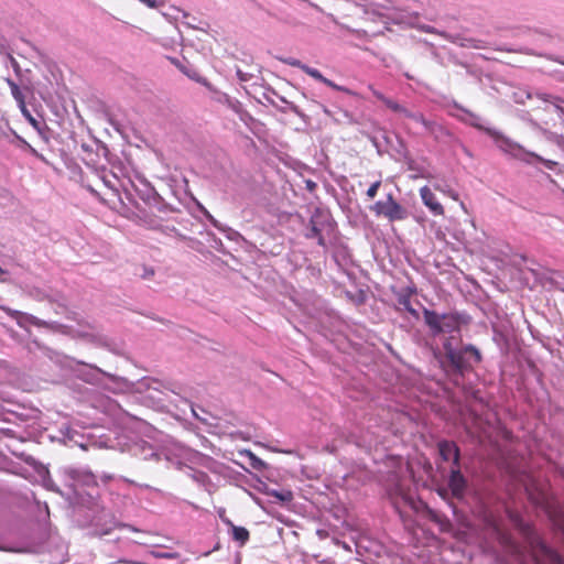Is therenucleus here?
I'll return each mask as SVG.
<instances>
[{
    "label": "nucleus",
    "instance_id": "nucleus-1",
    "mask_svg": "<svg viewBox=\"0 0 564 564\" xmlns=\"http://www.w3.org/2000/svg\"><path fill=\"white\" fill-rule=\"evenodd\" d=\"M510 518L516 523V525L520 529L523 535L528 539L534 561L536 564H563L560 555L550 549L538 534L534 533L533 529L523 523L519 516L510 514Z\"/></svg>",
    "mask_w": 564,
    "mask_h": 564
},
{
    "label": "nucleus",
    "instance_id": "nucleus-2",
    "mask_svg": "<svg viewBox=\"0 0 564 564\" xmlns=\"http://www.w3.org/2000/svg\"><path fill=\"white\" fill-rule=\"evenodd\" d=\"M446 359L449 361L454 370L460 375L471 369V359L475 364L481 361L480 351L473 345H466L462 349L453 347L449 340L444 343Z\"/></svg>",
    "mask_w": 564,
    "mask_h": 564
},
{
    "label": "nucleus",
    "instance_id": "nucleus-3",
    "mask_svg": "<svg viewBox=\"0 0 564 564\" xmlns=\"http://www.w3.org/2000/svg\"><path fill=\"white\" fill-rule=\"evenodd\" d=\"M377 215H383L390 221L403 220L406 218V210L389 194L386 200L377 202L371 208Z\"/></svg>",
    "mask_w": 564,
    "mask_h": 564
},
{
    "label": "nucleus",
    "instance_id": "nucleus-4",
    "mask_svg": "<svg viewBox=\"0 0 564 564\" xmlns=\"http://www.w3.org/2000/svg\"><path fill=\"white\" fill-rule=\"evenodd\" d=\"M466 479L460 473L459 465L453 466L448 479V487L455 498H462L466 489Z\"/></svg>",
    "mask_w": 564,
    "mask_h": 564
},
{
    "label": "nucleus",
    "instance_id": "nucleus-5",
    "mask_svg": "<svg viewBox=\"0 0 564 564\" xmlns=\"http://www.w3.org/2000/svg\"><path fill=\"white\" fill-rule=\"evenodd\" d=\"M420 196L423 204L433 215L443 216L445 214L443 205L437 202L436 196L429 186H423L420 188Z\"/></svg>",
    "mask_w": 564,
    "mask_h": 564
},
{
    "label": "nucleus",
    "instance_id": "nucleus-6",
    "mask_svg": "<svg viewBox=\"0 0 564 564\" xmlns=\"http://www.w3.org/2000/svg\"><path fill=\"white\" fill-rule=\"evenodd\" d=\"M440 456L443 460H453V465H459V448L452 441H441L437 444Z\"/></svg>",
    "mask_w": 564,
    "mask_h": 564
},
{
    "label": "nucleus",
    "instance_id": "nucleus-7",
    "mask_svg": "<svg viewBox=\"0 0 564 564\" xmlns=\"http://www.w3.org/2000/svg\"><path fill=\"white\" fill-rule=\"evenodd\" d=\"M415 288H405L398 294V304L414 318H419V312L412 306L411 297L415 294Z\"/></svg>",
    "mask_w": 564,
    "mask_h": 564
},
{
    "label": "nucleus",
    "instance_id": "nucleus-8",
    "mask_svg": "<svg viewBox=\"0 0 564 564\" xmlns=\"http://www.w3.org/2000/svg\"><path fill=\"white\" fill-rule=\"evenodd\" d=\"M370 90L372 91V95L380 101H382L387 108H389L391 111L397 113H404L409 117L411 115L403 106L398 104L395 100L387 98L383 94L376 90L372 86H369Z\"/></svg>",
    "mask_w": 564,
    "mask_h": 564
},
{
    "label": "nucleus",
    "instance_id": "nucleus-9",
    "mask_svg": "<svg viewBox=\"0 0 564 564\" xmlns=\"http://www.w3.org/2000/svg\"><path fill=\"white\" fill-rule=\"evenodd\" d=\"M459 330V319L454 314H444L442 315L441 326L438 328V334L441 333H452Z\"/></svg>",
    "mask_w": 564,
    "mask_h": 564
},
{
    "label": "nucleus",
    "instance_id": "nucleus-10",
    "mask_svg": "<svg viewBox=\"0 0 564 564\" xmlns=\"http://www.w3.org/2000/svg\"><path fill=\"white\" fill-rule=\"evenodd\" d=\"M389 495L397 509H399V501H402L404 505L413 503L412 497L400 486H397L394 489H392Z\"/></svg>",
    "mask_w": 564,
    "mask_h": 564
},
{
    "label": "nucleus",
    "instance_id": "nucleus-11",
    "mask_svg": "<svg viewBox=\"0 0 564 564\" xmlns=\"http://www.w3.org/2000/svg\"><path fill=\"white\" fill-rule=\"evenodd\" d=\"M424 319H425L426 325L431 328L432 333L434 335H437L438 328H440L441 322H442V315H438L436 312L425 308L424 310Z\"/></svg>",
    "mask_w": 564,
    "mask_h": 564
},
{
    "label": "nucleus",
    "instance_id": "nucleus-12",
    "mask_svg": "<svg viewBox=\"0 0 564 564\" xmlns=\"http://www.w3.org/2000/svg\"><path fill=\"white\" fill-rule=\"evenodd\" d=\"M289 64L291 66H294V67H297L300 68L301 70H303L306 75L311 76L312 78L318 80V82H323L325 76H323V74L316 69V68H313V67H310L305 64H302L299 59H293L291 62H289Z\"/></svg>",
    "mask_w": 564,
    "mask_h": 564
},
{
    "label": "nucleus",
    "instance_id": "nucleus-13",
    "mask_svg": "<svg viewBox=\"0 0 564 564\" xmlns=\"http://www.w3.org/2000/svg\"><path fill=\"white\" fill-rule=\"evenodd\" d=\"M230 528H231V536L235 541L239 542L240 545H245L249 538V531L243 527H237L232 524L230 521H228Z\"/></svg>",
    "mask_w": 564,
    "mask_h": 564
},
{
    "label": "nucleus",
    "instance_id": "nucleus-14",
    "mask_svg": "<svg viewBox=\"0 0 564 564\" xmlns=\"http://www.w3.org/2000/svg\"><path fill=\"white\" fill-rule=\"evenodd\" d=\"M8 85L11 89V94L13 96V98L17 100L20 109L25 112L26 111V106H25V98H24V95L22 94L20 87L11 79H8Z\"/></svg>",
    "mask_w": 564,
    "mask_h": 564
},
{
    "label": "nucleus",
    "instance_id": "nucleus-15",
    "mask_svg": "<svg viewBox=\"0 0 564 564\" xmlns=\"http://www.w3.org/2000/svg\"><path fill=\"white\" fill-rule=\"evenodd\" d=\"M308 239H317V242L319 246H325V239L322 235L321 229L317 227L316 221L314 220V217L310 220V228L308 231L305 235Z\"/></svg>",
    "mask_w": 564,
    "mask_h": 564
},
{
    "label": "nucleus",
    "instance_id": "nucleus-16",
    "mask_svg": "<svg viewBox=\"0 0 564 564\" xmlns=\"http://www.w3.org/2000/svg\"><path fill=\"white\" fill-rule=\"evenodd\" d=\"M409 117L415 120L416 122L421 123L430 133H435L438 129H441V127L436 122L426 120L423 115L411 113L409 115Z\"/></svg>",
    "mask_w": 564,
    "mask_h": 564
},
{
    "label": "nucleus",
    "instance_id": "nucleus-17",
    "mask_svg": "<svg viewBox=\"0 0 564 564\" xmlns=\"http://www.w3.org/2000/svg\"><path fill=\"white\" fill-rule=\"evenodd\" d=\"M429 517H430V519H431L432 521H434V522L438 523V524L442 527V529H443V530L448 529V528H449V525H451V523H449V521L446 519V517H444V516L440 514V513H438V512H436V511H432V510H430V511H429Z\"/></svg>",
    "mask_w": 564,
    "mask_h": 564
},
{
    "label": "nucleus",
    "instance_id": "nucleus-18",
    "mask_svg": "<svg viewBox=\"0 0 564 564\" xmlns=\"http://www.w3.org/2000/svg\"><path fill=\"white\" fill-rule=\"evenodd\" d=\"M323 84H325L326 86L335 89V90H338V91H343V93H346V94H350V90L344 86H339L337 84H335L334 82H332L330 79L328 78H324V80L322 82Z\"/></svg>",
    "mask_w": 564,
    "mask_h": 564
},
{
    "label": "nucleus",
    "instance_id": "nucleus-19",
    "mask_svg": "<svg viewBox=\"0 0 564 564\" xmlns=\"http://www.w3.org/2000/svg\"><path fill=\"white\" fill-rule=\"evenodd\" d=\"M380 186H381V181H377L373 184H371V186L367 191L368 198H370V199L375 198Z\"/></svg>",
    "mask_w": 564,
    "mask_h": 564
},
{
    "label": "nucleus",
    "instance_id": "nucleus-20",
    "mask_svg": "<svg viewBox=\"0 0 564 564\" xmlns=\"http://www.w3.org/2000/svg\"><path fill=\"white\" fill-rule=\"evenodd\" d=\"M435 189L446 194L447 196H449L454 200H458V198H459L458 194L455 191L451 189V188H442L438 185H435Z\"/></svg>",
    "mask_w": 564,
    "mask_h": 564
},
{
    "label": "nucleus",
    "instance_id": "nucleus-21",
    "mask_svg": "<svg viewBox=\"0 0 564 564\" xmlns=\"http://www.w3.org/2000/svg\"><path fill=\"white\" fill-rule=\"evenodd\" d=\"M0 308L6 312L10 317L14 318V319H18L19 317L22 316V313L19 312V311H15V310H12L10 307H7V306H1L0 305Z\"/></svg>",
    "mask_w": 564,
    "mask_h": 564
},
{
    "label": "nucleus",
    "instance_id": "nucleus-22",
    "mask_svg": "<svg viewBox=\"0 0 564 564\" xmlns=\"http://www.w3.org/2000/svg\"><path fill=\"white\" fill-rule=\"evenodd\" d=\"M273 496L282 501H290L292 500V492L285 491V492H273Z\"/></svg>",
    "mask_w": 564,
    "mask_h": 564
},
{
    "label": "nucleus",
    "instance_id": "nucleus-23",
    "mask_svg": "<svg viewBox=\"0 0 564 564\" xmlns=\"http://www.w3.org/2000/svg\"><path fill=\"white\" fill-rule=\"evenodd\" d=\"M341 25L344 28H346L347 30L356 33L358 36H366L367 35V31L361 30V29H354V28H351V25L349 23H345L344 22V23H341Z\"/></svg>",
    "mask_w": 564,
    "mask_h": 564
},
{
    "label": "nucleus",
    "instance_id": "nucleus-24",
    "mask_svg": "<svg viewBox=\"0 0 564 564\" xmlns=\"http://www.w3.org/2000/svg\"><path fill=\"white\" fill-rule=\"evenodd\" d=\"M139 1L141 3H143L144 6L152 8V9H156L159 7L158 0H139Z\"/></svg>",
    "mask_w": 564,
    "mask_h": 564
},
{
    "label": "nucleus",
    "instance_id": "nucleus-25",
    "mask_svg": "<svg viewBox=\"0 0 564 564\" xmlns=\"http://www.w3.org/2000/svg\"><path fill=\"white\" fill-rule=\"evenodd\" d=\"M237 76L241 82H248L250 78L248 74L242 73L240 69L237 70Z\"/></svg>",
    "mask_w": 564,
    "mask_h": 564
},
{
    "label": "nucleus",
    "instance_id": "nucleus-26",
    "mask_svg": "<svg viewBox=\"0 0 564 564\" xmlns=\"http://www.w3.org/2000/svg\"><path fill=\"white\" fill-rule=\"evenodd\" d=\"M153 275H154V270L153 269L144 268V273L142 274V278L148 279V278H151Z\"/></svg>",
    "mask_w": 564,
    "mask_h": 564
},
{
    "label": "nucleus",
    "instance_id": "nucleus-27",
    "mask_svg": "<svg viewBox=\"0 0 564 564\" xmlns=\"http://www.w3.org/2000/svg\"><path fill=\"white\" fill-rule=\"evenodd\" d=\"M538 160L542 161L547 167L552 169L555 165V162L542 160L540 156L534 155Z\"/></svg>",
    "mask_w": 564,
    "mask_h": 564
},
{
    "label": "nucleus",
    "instance_id": "nucleus-28",
    "mask_svg": "<svg viewBox=\"0 0 564 564\" xmlns=\"http://www.w3.org/2000/svg\"><path fill=\"white\" fill-rule=\"evenodd\" d=\"M88 189H89L94 195L98 196V193H97L93 187L88 186Z\"/></svg>",
    "mask_w": 564,
    "mask_h": 564
},
{
    "label": "nucleus",
    "instance_id": "nucleus-29",
    "mask_svg": "<svg viewBox=\"0 0 564 564\" xmlns=\"http://www.w3.org/2000/svg\"><path fill=\"white\" fill-rule=\"evenodd\" d=\"M4 273H6V271L0 267V275L4 274Z\"/></svg>",
    "mask_w": 564,
    "mask_h": 564
},
{
    "label": "nucleus",
    "instance_id": "nucleus-30",
    "mask_svg": "<svg viewBox=\"0 0 564 564\" xmlns=\"http://www.w3.org/2000/svg\"><path fill=\"white\" fill-rule=\"evenodd\" d=\"M556 108L560 109V111H564L563 108H561L560 106L556 105Z\"/></svg>",
    "mask_w": 564,
    "mask_h": 564
}]
</instances>
